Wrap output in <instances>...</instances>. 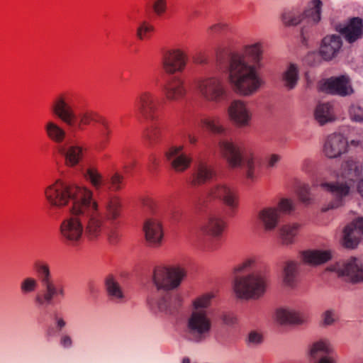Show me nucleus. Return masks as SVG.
<instances>
[{"label":"nucleus","instance_id":"ea45409f","mask_svg":"<svg viewBox=\"0 0 363 363\" xmlns=\"http://www.w3.org/2000/svg\"><path fill=\"white\" fill-rule=\"evenodd\" d=\"M106 218L111 221L116 220L121 214V204L118 197L110 198L104 206Z\"/></svg>","mask_w":363,"mask_h":363},{"label":"nucleus","instance_id":"393cba45","mask_svg":"<svg viewBox=\"0 0 363 363\" xmlns=\"http://www.w3.org/2000/svg\"><path fill=\"white\" fill-rule=\"evenodd\" d=\"M164 92L169 101H179L186 94L184 81L179 77H172L164 86Z\"/></svg>","mask_w":363,"mask_h":363},{"label":"nucleus","instance_id":"5701e85b","mask_svg":"<svg viewBox=\"0 0 363 363\" xmlns=\"http://www.w3.org/2000/svg\"><path fill=\"white\" fill-rule=\"evenodd\" d=\"M276 320L281 325H302L306 322V315L291 308H279L275 312Z\"/></svg>","mask_w":363,"mask_h":363},{"label":"nucleus","instance_id":"0e129e2a","mask_svg":"<svg viewBox=\"0 0 363 363\" xmlns=\"http://www.w3.org/2000/svg\"><path fill=\"white\" fill-rule=\"evenodd\" d=\"M316 57H318V54H316L315 52L309 53L306 58V61L308 63L311 64V59H314Z\"/></svg>","mask_w":363,"mask_h":363},{"label":"nucleus","instance_id":"13d9d810","mask_svg":"<svg viewBox=\"0 0 363 363\" xmlns=\"http://www.w3.org/2000/svg\"><path fill=\"white\" fill-rule=\"evenodd\" d=\"M54 320L57 331H61L67 325V323L65 319L57 315H55Z\"/></svg>","mask_w":363,"mask_h":363},{"label":"nucleus","instance_id":"4d7b16f0","mask_svg":"<svg viewBox=\"0 0 363 363\" xmlns=\"http://www.w3.org/2000/svg\"><path fill=\"white\" fill-rule=\"evenodd\" d=\"M221 319L223 323L228 325H233L236 322V318L230 313H223L221 316Z\"/></svg>","mask_w":363,"mask_h":363},{"label":"nucleus","instance_id":"c756f323","mask_svg":"<svg viewBox=\"0 0 363 363\" xmlns=\"http://www.w3.org/2000/svg\"><path fill=\"white\" fill-rule=\"evenodd\" d=\"M258 220L267 231L274 230L280 220L279 211L274 207H266L259 211Z\"/></svg>","mask_w":363,"mask_h":363},{"label":"nucleus","instance_id":"5fc2aeb1","mask_svg":"<svg viewBox=\"0 0 363 363\" xmlns=\"http://www.w3.org/2000/svg\"><path fill=\"white\" fill-rule=\"evenodd\" d=\"M281 157L278 154H271L266 158V165L269 169H272L277 166V164L281 160Z\"/></svg>","mask_w":363,"mask_h":363},{"label":"nucleus","instance_id":"e433bc0d","mask_svg":"<svg viewBox=\"0 0 363 363\" xmlns=\"http://www.w3.org/2000/svg\"><path fill=\"white\" fill-rule=\"evenodd\" d=\"M201 123L203 127L214 134L218 135H224L227 129L223 125L222 120L218 116H209L201 120Z\"/></svg>","mask_w":363,"mask_h":363},{"label":"nucleus","instance_id":"f03ea898","mask_svg":"<svg viewBox=\"0 0 363 363\" xmlns=\"http://www.w3.org/2000/svg\"><path fill=\"white\" fill-rule=\"evenodd\" d=\"M69 212L71 216L63 220L60 226V236L65 243L77 246L83 238L98 241L106 233L105 220L99 211L96 201L84 204Z\"/></svg>","mask_w":363,"mask_h":363},{"label":"nucleus","instance_id":"f257e3e1","mask_svg":"<svg viewBox=\"0 0 363 363\" xmlns=\"http://www.w3.org/2000/svg\"><path fill=\"white\" fill-rule=\"evenodd\" d=\"M264 46L262 42L245 45L239 52H230L217 58L218 69L228 74L233 90L243 96L255 94L263 84L259 75L262 67Z\"/></svg>","mask_w":363,"mask_h":363},{"label":"nucleus","instance_id":"a18cd8bd","mask_svg":"<svg viewBox=\"0 0 363 363\" xmlns=\"http://www.w3.org/2000/svg\"><path fill=\"white\" fill-rule=\"evenodd\" d=\"M155 30V27L147 21H143L137 28L136 35L140 40L150 38L151 33Z\"/></svg>","mask_w":363,"mask_h":363},{"label":"nucleus","instance_id":"a211bd4d","mask_svg":"<svg viewBox=\"0 0 363 363\" xmlns=\"http://www.w3.org/2000/svg\"><path fill=\"white\" fill-rule=\"evenodd\" d=\"M322 6L320 0H312L308 4L302 14L291 16L289 24L296 26L303 21L311 25L318 23L320 21Z\"/></svg>","mask_w":363,"mask_h":363},{"label":"nucleus","instance_id":"f3484780","mask_svg":"<svg viewBox=\"0 0 363 363\" xmlns=\"http://www.w3.org/2000/svg\"><path fill=\"white\" fill-rule=\"evenodd\" d=\"M165 157L171 167L177 172H183L191 165L192 157L184 152L183 145H174L169 148Z\"/></svg>","mask_w":363,"mask_h":363},{"label":"nucleus","instance_id":"79ce46f5","mask_svg":"<svg viewBox=\"0 0 363 363\" xmlns=\"http://www.w3.org/2000/svg\"><path fill=\"white\" fill-rule=\"evenodd\" d=\"M213 298L214 294L213 293H206L196 298L192 302V311L208 313L207 308L210 306Z\"/></svg>","mask_w":363,"mask_h":363},{"label":"nucleus","instance_id":"1a4fd4ad","mask_svg":"<svg viewBox=\"0 0 363 363\" xmlns=\"http://www.w3.org/2000/svg\"><path fill=\"white\" fill-rule=\"evenodd\" d=\"M212 320L208 313L191 311L186 320V337L196 344L205 342L211 336Z\"/></svg>","mask_w":363,"mask_h":363},{"label":"nucleus","instance_id":"58836bf2","mask_svg":"<svg viewBox=\"0 0 363 363\" xmlns=\"http://www.w3.org/2000/svg\"><path fill=\"white\" fill-rule=\"evenodd\" d=\"M45 130L48 137L57 143H62L67 135L65 130L52 121L46 123Z\"/></svg>","mask_w":363,"mask_h":363},{"label":"nucleus","instance_id":"774afa93","mask_svg":"<svg viewBox=\"0 0 363 363\" xmlns=\"http://www.w3.org/2000/svg\"><path fill=\"white\" fill-rule=\"evenodd\" d=\"M196 138L194 136L189 135V141L191 144H195L196 143Z\"/></svg>","mask_w":363,"mask_h":363},{"label":"nucleus","instance_id":"cd10ccee","mask_svg":"<svg viewBox=\"0 0 363 363\" xmlns=\"http://www.w3.org/2000/svg\"><path fill=\"white\" fill-rule=\"evenodd\" d=\"M340 32L350 43H352L362 38L363 36L362 19L359 17L350 18L347 25L340 29Z\"/></svg>","mask_w":363,"mask_h":363},{"label":"nucleus","instance_id":"c9c22d12","mask_svg":"<svg viewBox=\"0 0 363 363\" xmlns=\"http://www.w3.org/2000/svg\"><path fill=\"white\" fill-rule=\"evenodd\" d=\"M106 289L108 297L112 301L121 303L125 300V294L120 284L111 276L108 277L105 281Z\"/></svg>","mask_w":363,"mask_h":363},{"label":"nucleus","instance_id":"2f4dec72","mask_svg":"<svg viewBox=\"0 0 363 363\" xmlns=\"http://www.w3.org/2000/svg\"><path fill=\"white\" fill-rule=\"evenodd\" d=\"M332 258L329 250H307L301 254V260L310 265H318L326 262Z\"/></svg>","mask_w":363,"mask_h":363},{"label":"nucleus","instance_id":"603ef678","mask_svg":"<svg viewBox=\"0 0 363 363\" xmlns=\"http://www.w3.org/2000/svg\"><path fill=\"white\" fill-rule=\"evenodd\" d=\"M279 211L284 213H290L294 209V203L289 199H281L279 202Z\"/></svg>","mask_w":363,"mask_h":363},{"label":"nucleus","instance_id":"de8ad7c7","mask_svg":"<svg viewBox=\"0 0 363 363\" xmlns=\"http://www.w3.org/2000/svg\"><path fill=\"white\" fill-rule=\"evenodd\" d=\"M38 283V280L33 277H28L24 278L20 284V289L23 294H28L34 292Z\"/></svg>","mask_w":363,"mask_h":363},{"label":"nucleus","instance_id":"7ed1b4c3","mask_svg":"<svg viewBox=\"0 0 363 363\" xmlns=\"http://www.w3.org/2000/svg\"><path fill=\"white\" fill-rule=\"evenodd\" d=\"M186 276L184 269L176 267H157L154 269L152 281L157 289V296L149 301L150 305H157L160 311L172 314L182 306L181 296L171 290L178 287Z\"/></svg>","mask_w":363,"mask_h":363},{"label":"nucleus","instance_id":"72a5a7b5","mask_svg":"<svg viewBox=\"0 0 363 363\" xmlns=\"http://www.w3.org/2000/svg\"><path fill=\"white\" fill-rule=\"evenodd\" d=\"M59 152L65 158V163L67 166L74 167L77 165L82 157V149L79 146H60Z\"/></svg>","mask_w":363,"mask_h":363},{"label":"nucleus","instance_id":"f704fd0d","mask_svg":"<svg viewBox=\"0 0 363 363\" xmlns=\"http://www.w3.org/2000/svg\"><path fill=\"white\" fill-rule=\"evenodd\" d=\"M298 263L295 261H287L283 269V281L289 287H294L298 281Z\"/></svg>","mask_w":363,"mask_h":363},{"label":"nucleus","instance_id":"f8f14e48","mask_svg":"<svg viewBox=\"0 0 363 363\" xmlns=\"http://www.w3.org/2000/svg\"><path fill=\"white\" fill-rule=\"evenodd\" d=\"M328 270L334 272L339 277L352 283L363 281V267L359 259L352 257L347 261L336 262L330 266Z\"/></svg>","mask_w":363,"mask_h":363},{"label":"nucleus","instance_id":"0eeeda50","mask_svg":"<svg viewBox=\"0 0 363 363\" xmlns=\"http://www.w3.org/2000/svg\"><path fill=\"white\" fill-rule=\"evenodd\" d=\"M41 285V291L34 297V302L38 306L44 307L52 304L55 301L65 296V290L62 284L53 279L50 267L45 262L37 261L34 264Z\"/></svg>","mask_w":363,"mask_h":363},{"label":"nucleus","instance_id":"6e6552de","mask_svg":"<svg viewBox=\"0 0 363 363\" xmlns=\"http://www.w3.org/2000/svg\"><path fill=\"white\" fill-rule=\"evenodd\" d=\"M219 147L223 157L231 167H243L247 179L254 181L255 174V155L252 148H242L238 144L228 140H221Z\"/></svg>","mask_w":363,"mask_h":363},{"label":"nucleus","instance_id":"ddd939ff","mask_svg":"<svg viewBox=\"0 0 363 363\" xmlns=\"http://www.w3.org/2000/svg\"><path fill=\"white\" fill-rule=\"evenodd\" d=\"M207 196L222 201L231 213H234L238 207L239 199L236 189L225 183L213 184L208 189Z\"/></svg>","mask_w":363,"mask_h":363},{"label":"nucleus","instance_id":"8fccbe9b","mask_svg":"<svg viewBox=\"0 0 363 363\" xmlns=\"http://www.w3.org/2000/svg\"><path fill=\"white\" fill-rule=\"evenodd\" d=\"M296 191L302 202L308 203L310 201V186L308 184L299 183Z\"/></svg>","mask_w":363,"mask_h":363},{"label":"nucleus","instance_id":"c85d7f7f","mask_svg":"<svg viewBox=\"0 0 363 363\" xmlns=\"http://www.w3.org/2000/svg\"><path fill=\"white\" fill-rule=\"evenodd\" d=\"M313 118L320 126L335 121L336 117L333 104L329 102L318 104L313 111Z\"/></svg>","mask_w":363,"mask_h":363},{"label":"nucleus","instance_id":"338daca9","mask_svg":"<svg viewBox=\"0 0 363 363\" xmlns=\"http://www.w3.org/2000/svg\"><path fill=\"white\" fill-rule=\"evenodd\" d=\"M154 205H155V203L152 200H148L145 203V206H148L150 208H152Z\"/></svg>","mask_w":363,"mask_h":363},{"label":"nucleus","instance_id":"b1692460","mask_svg":"<svg viewBox=\"0 0 363 363\" xmlns=\"http://www.w3.org/2000/svg\"><path fill=\"white\" fill-rule=\"evenodd\" d=\"M323 90L340 96H347L352 92L349 78L344 75L327 79L323 85Z\"/></svg>","mask_w":363,"mask_h":363},{"label":"nucleus","instance_id":"09e8293b","mask_svg":"<svg viewBox=\"0 0 363 363\" xmlns=\"http://www.w3.org/2000/svg\"><path fill=\"white\" fill-rule=\"evenodd\" d=\"M123 181V177L118 172H116L110 176L106 181V185L109 190L117 191L121 189Z\"/></svg>","mask_w":363,"mask_h":363},{"label":"nucleus","instance_id":"6ab92c4d","mask_svg":"<svg viewBox=\"0 0 363 363\" xmlns=\"http://www.w3.org/2000/svg\"><path fill=\"white\" fill-rule=\"evenodd\" d=\"M343 233V245L350 249L357 247L363 236V218H358L345 226Z\"/></svg>","mask_w":363,"mask_h":363},{"label":"nucleus","instance_id":"423d86ee","mask_svg":"<svg viewBox=\"0 0 363 363\" xmlns=\"http://www.w3.org/2000/svg\"><path fill=\"white\" fill-rule=\"evenodd\" d=\"M70 97L67 93H61L55 96L52 104V113L69 128L82 130L84 125H88L91 122H99L104 127L102 135L108 137L111 133L107 122L97 120V114L89 110L77 115L73 106L69 102Z\"/></svg>","mask_w":363,"mask_h":363},{"label":"nucleus","instance_id":"473e14b6","mask_svg":"<svg viewBox=\"0 0 363 363\" xmlns=\"http://www.w3.org/2000/svg\"><path fill=\"white\" fill-rule=\"evenodd\" d=\"M299 79V70L296 64H289L281 74V82L286 89L290 91L296 86Z\"/></svg>","mask_w":363,"mask_h":363},{"label":"nucleus","instance_id":"e2e57ef3","mask_svg":"<svg viewBox=\"0 0 363 363\" xmlns=\"http://www.w3.org/2000/svg\"><path fill=\"white\" fill-rule=\"evenodd\" d=\"M357 189L359 195L363 198V177L357 181Z\"/></svg>","mask_w":363,"mask_h":363},{"label":"nucleus","instance_id":"aec40b11","mask_svg":"<svg viewBox=\"0 0 363 363\" xmlns=\"http://www.w3.org/2000/svg\"><path fill=\"white\" fill-rule=\"evenodd\" d=\"M143 230L149 245L157 247L161 244L163 230L162 223L158 218L155 217L147 218L144 223Z\"/></svg>","mask_w":363,"mask_h":363},{"label":"nucleus","instance_id":"680f3d73","mask_svg":"<svg viewBox=\"0 0 363 363\" xmlns=\"http://www.w3.org/2000/svg\"><path fill=\"white\" fill-rule=\"evenodd\" d=\"M316 363H336L335 360L330 356V354H324L320 357Z\"/></svg>","mask_w":363,"mask_h":363},{"label":"nucleus","instance_id":"39448f33","mask_svg":"<svg viewBox=\"0 0 363 363\" xmlns=\"http://www.w3.org/2000/svg\"><path fill=\"white\" fill-rule=\"evenodd\" d=\"M44 194L51 206L60 209L67 207L69 211L96 201L93 199V192L88 188L67 184L61 179L48 185Z\"/></svg>","mask_w":363,"mask_h":363},{"label":"nucleus","instance_id":"4c0bfd02","mask_svg":"<svg viewBox=\"0 0 363 363\" xmlns=\"http://www.w3.org/2000/svg\"><path fill=\"white\" fill-rule=\"evenodd\" d=\"M332 352L330 343L327 339H320L314 342L309 348V355L313 359H318L324 354H330Z\"/></svg>","mask_w":363,"mask_h":363},{"label":"nucleus","instance_id":"69168bd1","mask_svg":"<svg viewBox=\"0 0 363 363\" xmlns=\"http://www.w3.org/2000/svg\"><path fill=\"white\" fill-rule=\"evenodd\" d=\"M150 161L152 163L154 166H156L158 164L157 158L155 156H152L150 159Z\"/></svg>","mask_w":363,"mask_h":363},{"label":"nucleus","instance_id":"9b49d317","mask_svg":"<svg viewBox=\"0 0 363 363\" xmlns=\"http://www.w3.org/2000/svg\"><path fill=\"white\" fill-rule=\"evenodd\" d=\"M352 186L350 183L340 177L335 181L321 183L320 187L331 196L330 201L323 207L322 211L325 212L344 206Z\"/></svg>","mask_w":363,"mask_h":363},{"label":"nucleus","instance_id":"bb28decb","mask_svg":"<svg viewBox=\"0 0 363 363\" xmlns=\"http://www.w3.org/2000/svg\"><path fill=\"white\" fill-rule=\"evenodd\" d=\"M363 171L362 164L353 159H349L342 164L341 179L346 180L354 185L362 177Z\"/></svg>","mask_w":363,"mask_h":363},{"label":"nucleus","instance_id":"412c9836","mask_svg":"<svg viewBox=\"0 0 363 363\" xmlns=\"http://www.w3.org/2000/svg\"><path fill=\"white\" fill-rule=\"evenodd\" d=\"M347 142L341 134L333 133L330 135L324 145L323 151L329 158H335L346 152Z\"/></svg>","mask_w":363,"mask_h":363},{"label":"nucleus","instance_id":"052dcab7","mask_svg":"<svg viewBox=\"0 0 363 363\" xmlns=\"http://www.w3.org/2000/svg\"><path fill=\"white\" fill-rule=\"evenodd\" d=\"M107 238L109 243H111V245H115L118 242V234L116 230L111 229L107 233Z\"/></svg>","mask_w":363,"mask_h":363},{"label":"nucleus","instance_id":"a19ab883","mask_svg":"<svg viewBox=\"0 0 363 363\" xmlns=\"http://www.w3.org/2000/svg\"><path fill=\"white\" fill-rule=\"evenodd\" d=\"M299 228L300 225L298 223L283 225L280 229V237L283 244H291L298 233Z\"/></svg>","mask_w":363,"mask_h":363},{"label":"nucleus","instance_id":"49530a36","mask_svg":"<svg viewBox=\"0 0 363 363\" xmlns=\"http://www.w3.org/2000/svg\"><path fill=\"white\" fill-rule=\"evenodd\" d=\"M162 136V130L157 124H152L145 131V137L150 145L157 143Z\"/></svg>","mask_w":363,"mask_h":363},{"label":"nucleus","instance_id":"9d476101","mask_svg":"<svg viewBox=\"0 0 363 363\" xmlns=\"http://www.w3.org/2000/svg\"><path fill=\"white\" fill-rule=\"evenodd\" d=\"M194 84L201 97L206 101L218 104L228 98L227 87L218 76L201 77L195 80Z\"/></svg>","mask_w":363,"mask_h":363},{"label":"nucleus","instance_id":"3c124183","mask_svg":"<svg viewBox=\"0 0 363 363\" xmlns=\"http://www.w3.org/2000/svg\"><path fill=\"white\" fill-rule=\"evenodd\" d=\"M152 9L157 16L164 14L167 9V0H155L152 4Z\"/></svg>","mask_w":363,"mask_h":363},{"label":"nucleus","instance_id":"4468645a","mask_svg":"<svg viewBox=\"0 0 363 363\" xmlns=\"http://www.w3.org/2000/svg\"><path fill=\"white\" fill-rule=\"evenodd\" d=\"M227 112L230 121L236 127L245 128L250 126L252 112L245 101L233 100L228 107Z\"/></svg>","mask_w":363,"mask_h":363},{"label":"nucleus","instance_id":"20e7f679","mask_svg":"<svg viewBox=\"0 0 363 363\" xmlns=\"http://www.w3.org/2000/svg\"><path fill=\"white\" fill-rule=\"evenodd\" d=\"M233 291L237 297L257 300L264 296L268 285L266 274L259 269L255 258H248L235 268Z\"/></svg>","mask_w":363,"mask_h":363},{"label":"nucleus","instance_id":"4be33fe9","mask_svg":"<svg viewBox=\"0 0 363 363\" xmlns=\"http://www.w3.org/2000/svg\"><path fill=\"white\" fill-rule=\"evenodd\" d=\"M215 175L213 167L206 162L200 160L195 164L189 183L194 186H200L213 179Z\"/></svg>","mask_w":363,"mask_h":363},{"label":"nucleus","instance_id":"6e6d98bb","mask_svg":"<svg viewBox=\"0 0 363 363\" xmlns=\"http://www.w3.org/2000/svg\"><path fill=\"white\" fill-rule=\"evenodd\" d=\"M60 343L64 348H70L72 346V337L69 335L63 334L60 337Z\"/></svg>","mask_w":363,"mask_h":363},{"label":"nucleus","instance_id":"7c9ffc66","mask_svg":"<svg viewBox=\"0 0 363 363\" xmlns=\"http://www.w3.org/2000/svg\"><path fill=\"white\" fill-rule=\"evenodd\" d=\"M225 227L224 220L216 216H211L201 225V230L203 233L211 235L214 238H218Z\"/></svg>","mask_w":363,"mask_h":363},{"label":"nucleus","instance_id":"bf43d9fd","mask_svg":"<svg viewBox=\"0 0 363 363\" xmlns=\"http://www.w3.org/2000/svg\"><path fill=\"white\" fill-rule=\"evenodd\" d=\"M248 341L252 344H259L262 341V335L256 332H251L248 336Z\"/></svg>","mask_w":363,"mask_h":363},{"label":"nucleus","instance_id":"dca6fc26","mask_svg":"<svg viewBox=\"0 0 363 363\" xmlns=\"http://www.w3.org/2000/svg\"><path fill=\"white\" fill-rule=\"evenodd\" d=\"M160 102L157 96L151 91L140 92L135 99V107L138 113L146 120L155 121Z\"/></svg>","mask_w":363,"mask_h":363},{"label":"nucleus","instance_id":"37998d69","mask_svg":"<svg viewBox=\"0 0 363 363\" xmlns=\"http://www.w3.org/2000/svg\"><path fill=\"white\" fill-rule=\"evenodd\" d=\"M84 177L95 189L98 190L101 188L103 184V177L96 169L93 167L88 168L84 173Z\"/></svg>","mask_w":363,"mask_h":363},{"label":"nucleus","instance_id":"2eb2a0df","mask_svg":"<svg viewBox=\"0 0 363 363\" xmlns=\"http://www.w3.org/2000/svg\"><path fill=\"white\" fill-rule=\"evenodd\" d=\"M189 60L188 55L182 48H173L164 52L162 65L166 73L173 74L184 70Z\"/></svg>","mask_w":363,"mask_h":363},{"label":"nucleus","instance_id":"a878e982","mask_svg":"<svg viewBox=\"0 0 363 363\" xmlns=\"http://www.w3.org/2000/svg\"><path fill=\"white\" fill-rule=\"evenodd\" d=\"M342 45V41L339 35H327L322 40L320 53L324 60H332L337 55Z\"/></svg>","mask_w":363,"mask_h":363},{"label":"nucleus","instance_id":"864d4df0","mask_svg":"<svg viewBox=\"0 0 363 363\" xmlns=\"http://www.w3.org/2000/svg\"><path fill=\"white\" fill-rule=\"evenodd\" d=\"M350 118L355 122H363V108L353 106L350 108Z\"/></svg>","mask_w":363,"mask_h":363},{"label":"nucleus","instance_id":"c03bdc74","mask_svg":"<svg viewBox=\"0 0 363 363\" xmlns=\"http://www.w3.org/2000/svg\"><path fill=\"white\" fill-rule=\"evenodd\" d=\"M320 318L321 326L333 325L338 320L337 311L334 308H328L322 313Z\"/></svg>","mask_w":363,"mask_h":363}]
</instances>
